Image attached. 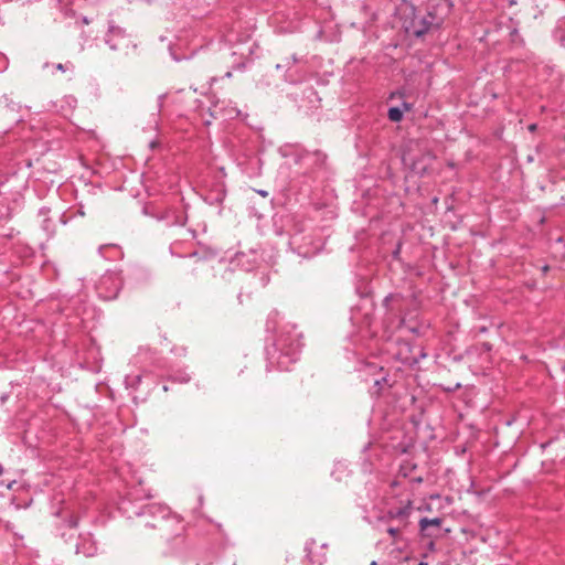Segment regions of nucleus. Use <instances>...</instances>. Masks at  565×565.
Returning <instances> with one entry per match:
<instances>
[{
	"label": "nucleus",
	"instance_id": "nucleus-5",
	"mask_svg": "<svg viewBox=\"0 0 565 565\" xmlns=\"http://www.w3.org/2000/svg\"><path fill=\"white\" fill-rule=\"evenodd\" d=\"M411 502H408L407 505L403 508H398L396 510H391L387 513V520L392 522H398V525L403 527H407L408 525V518L411 514Z\"/></svg>",
	"mask_w": 565,
	"mask_h": 565
},
{
	"label": "nucleus",
	"instance_id": "nucleus-1",
	"mask_svg": "<svg viewBox=\"0 0 565 565\" xmlns=\"http://www.w3.org/2000/svg\"><path fill=\"white\" fill-rule=\"evenodd\" d=\"M140 516L145 526L158 530L160 537L167 541L180 536L184 531L181 519L162 504L147 505Z\"/></svg>",
	"mask_w": 565,
	"mask_h": 565
},
{
	"label": "nucleus",
	"instance_id": "nucleus-24",
	"mask_svg": "<svg viewBox=\"0 0 565 565\" xmlns=\"http://www.w3.org/2000/svg\"><path fill=\"white\" fill-rule=\"evenodd\" d=\"M371 565H377V563H376L375 561H373V562L371 563Z\"/></svg>",
	"mask_w": 565,
	"mask_h": 565
},
{
	"label": "nucleus",
	"instance_id": "nucleus-11",
	"mask_svg": "<svg viewBox=\"0 0 565 565\" xmlns=\"http://www.w3.org/2000/svg\"><path fill=\"white\" fill-rule=\"evenodd\" d=\"M238 114H239V110H238V109H236V108H232V109H230V110L226 113V116H227V117H230V118H233V117H235V116H238Z\"/></svg>",
	"mask_w": 565,
	"mask_h": 565
},
{
	"label": "nucleus",
	"instance_id": "nucleus-22",
	"mask_svg": "<svg viewBox=\"0 0 565 565\" xmlns=\"http://www.w3.org/2000/svg\"><path fill=\"white\" fill-rule=\"evenodd\" d=\"M418 565H428V564L425 562H420V563H418Z\"/></svg>",
	"mask_w": 565,
	"mask_h": 565
},
{
	"label": "nucleus",
	"instance_id": "nucleus-6",
	"mask_svg": "<svg viewBox=\"0 0 565 565\" xmlns=\"http://www.w3.org/2000/svg\"><path fill=\"white\" fill-rule=\"evenodd\" d=\"M108 284L114 285V291L109 295H105V298H108V299L115 298L121 288V282L119 281V279L116 275L107 274V275H104L100 279V288L105 287Z\"/></svg>",
	"mask_w": 565,
	"mask_h": 565
},
{
	"label": "nucleus",
	"instance_id": "nucleus-15",
	"mask_svg": "<svg viewBox=\"0 0 565 565\" xmlns=\"http://www.w3.org/2000/svg\"><path fill=\"white\" fill-rule=\"evenodd\" d=\"M536 128H537V125H536V124H531V125L529 126V130H530L531 132H534V131L536 130Z\"/></svg>",
	"mask_w": 565,
	"mask_h": 565
},
{
	"label": "nucleus",
	"instance_id": "nucleus-13",
	"mask_svg": "<svg viewBox=\"0 0 565 565\" xmlns=\"http://www.w3.org/2000/svg\"><path fill=\"white\" fill-rule=\"evenodd\" d=\"M382 384H387V380L385 376H383L381 380L375 381V385L382 388Z\"/></svg>",
	"mask_w": 565,
	"mask_h": 565
},
{
	"label": "nucleus",
	"instance_id": "nucleus-23",
	"mask_svg": "<svg viewBox=\"0 0 565 565\" xmlns=\"http://www.w3.org/2000/svg\"><path fill=\"white\" fill-rule=\"evenodd\" d=\"M141 381V376H137V382L139 383Z\"/></svg>",
	"mask_w": 565,
	"mask_h": 565
},
{
	"label": "nucleus",
	"instance_id": "nucleus-7",
	"mask_svg": "<svg viewBox=\"0 0 565 565\" xmlns=\"http://www.w3.org/2000/svg\"><path fill=\"white\" fill-rule=\"evenodd\" d=\"M97 551L96 544L87 539H82V542L77 544L76 552L84 554L85 556H93Z\"/></svg>",
	"mask_w": 565,
	"mask_h": 565
},
{
	"label": "nucleus",
	"instance_id": "nucleus-12",
	"mask_svg": "<svg viewBox=\"0 0 565 565\" xmlns=\"http://www.w3.org/2000/svg\"><path fill=\"white\" fill-rule=\"evenodd\" d=\"M67 524L70 527H76L78 525V520L76 518H71Z\"/></svg>",
	"mask_w": 565,
	"mask_h": 565
},
{
	"label": "nucleus",
	"instance_id": "nucleus-3",
	"mask_svg": "<svg viewBox=\"0 0 565 565\" xmlns=\"http://www.w3.org/2000/svg\"><path fill=\"white\" fill-rule=\"evenodd\" d=\"M443 524L441 518H422L419 520V530L423 536L434 537L437 536Z\"/></svg>",
	"mask_w": 565,
	"mask_h": 565
},
{
	"label": "nucleus",
	"instance_id": "nucleus-20",
	"mask_svg": "<svg viewBox=\"0 0 565 565\" xmlns=\"http://www.w3.org/2000/svg\"><path fill=\"white\" fill-rule=\"evenodd\" d=\"M188 381H189V377H186V376H183L181 380V382H188Z\"/></svg>",
	"mask_w": 565,
	"mask_h": 565
},
{
	"label": "nucleus",
	"instance_id": "nucleus-4",
	"mask_svg": "<svg viewBox=\"0 0 565 565\" xmlns=\"http://www.w3.org/2000/svg\"><path fill=\"white\" fill-rule=\"evenodd\" d=\"M434 17L428 14L427 18L414 19L411 25L407 28V31L411 32L416 38L423 36L426 34L433 25Z\"/></svg>",
	"mask_w": 565,
	"mask_h": 565
},
{
	"label": "nucleus",
	"instance_id": "nucleus-14",
	"mask_svg": "<svg viewBox=\"0 0 565 565\" xmlns=\"http://www.w3.org/2000/svg\"><path fill=\"white\" fill-rule=\"evenodd\" d=\"M55 68L61 71V72H65L66 68H67V65L66 64H62V63H58L55 65Z\"/></svg>",
	"mask_w": 565,
	"mask_h": 565
},
{
	"label": "nucleus",
	"instance_id": "nucleus-9",
	"mask_svg": "<svg viewBox=\"0 0 565 565\" xmlns=\"http://www.w3.org/2000/svg\"><path fill=\"white\" fill-rule=\"evenodd\" d=\"M387 116H388V119H390L391 121H393V122H398V121H401V120H402V118H403V111H402V109H401V108H398V107H391V108L388 109V114H387Z\"/></svg>",
	"mask_w": 565,
	"mask_h": 565
},
{
	"label": "nucleus",
	"instance_id": "nucleus-8",
	"mask_svg": "<svg viewBox=\"0 0 565 565\" xmlns=\"http://www.w3.org/2000/svg\"><path fill=\"white\" fill-rule=\"evenodd\" d=\"M405 527L401 525H386L384 531L392 537L393 542L396 543L402 540V534Z\"/></svg>",
	"mask_w": 565,
	"mask_h": 565
},
{
	"label": "nucleus",
	"instance_id": "nucleus-21",
	"mask_svg": "<svg viewBox=\"0 0 565 565\" xmlns=\"http://www.w3.org/2000/svg\"><path fill=\"white\" fill-rule=\"evenodd\" d=\"M2 472H3V468H2V466L0 465V476L2 475Z\"/></svg>",
	"mask_w": 565,
	"mask_h": 565
},
{
	"label": "nucleus",
	"instance_id": "nucleus-16",
	"mask_svg": "<svg viewBox=\"0 0 565 565\" xmlns=\"http://www.w3.org/2000/svg\"><path fill=\"white\" fill-rule=\"evenodd\" d=\"M412 482H415V483H422V482H423V478H422V477L413 478V479H412Z\"/></svg>",
	"mask_w": 565,
	"mask_h": 565
},
{
	"label": "nucleus",
	"instance_id": "nucleus-18",
	"mask_svg": "<svg viewBox=\"0 0 565 565\" xmlns=\"http://www.w3.org/2000/svg\"><path fill=\"white\" fill-rule=\"evenodd\" d=\"M258 193H259L262 196H267V192H266V191L260 190V191H258Z\"/></svg>",
	"mask_w": 565,
	"mask_h": 565
},
{
	"label": "nucleus",
	"instance_id": "nucleus-19",
	"mask_svg": "<svg viewBox=\"0 0 565 565\" xmlns=\"http://www.w3.org/2000/svg\"><path fill=\"white\" fill-rule=\"evenodd\" d=\"M387 524H388V525H398V522H392V521H388V520H387Z\"/></svg>",
	"mask_w": 565,
	"mask_h": 565
},
{
	"label": "nucleus",
	"instance_id": "nucleus-17",
	"mask_svg": "<svg viewBox=\"0 0 565 565\" xmlns=\"http://www.w3.org/2000/svg\"><path fill=\"white\" fill-rule=\"evenodd\" d=\"M403 106H404L405 110H409L411 109V106L407 103H404Z\"/></svg>",
	"mask_w": 565,
	"mask_h": 565
},
{
	"label": "nucleus",
	"instance_id": "nucleus-10",
	"mask_svg": "<svg viewBox=\"0 0 565 565\" xmlns=\"http://www.w3.org/2000/svg\"><path fill=\"white\" fill-rule=\"evenodd\" d=\"M415 468V465H412L411 462H405L399 468V475L403 477H408Z\"/></svg>",
	"mask_w": 565,
	"mask_h": 565
},
{
	"label": "nucleus",
	"instance_id": "nucleus-2",
	"mask_svg": "<svg viewBox=\"0 0 565 565\" xmlns=\"http://www.w3.org/2000/svg\"><path fill=\"white\" fill-rule=\"evenodd\" d=\"M323 545L319 546L315 540H310L306 543V557L309 565H322L327 555L324 552H318V548H322Z\"/></svg>",
	"mask_w": 565,
	"mask_h": 565
}]
</instances>
